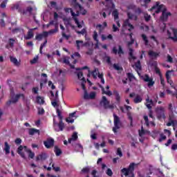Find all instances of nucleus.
<instances>
[{"instance_id": "obj_27", "label": "nucleus", "mask_w": 177, "mask_h": 177, "mask_svg": "<svg viewBox=\"0 0 177 177\" xmlns=\"http://www.w3.org/2000/svg\"><path fill=\"white\" fill-rule=\"evenodd\" d=\"M78 139V136L77 134V132L73 133L72 135V137L68 139L69 143H71V140H77Z\"/></svg>"}, {"instance_id": "obj_7", "label": "nucleus", "mask_w": 177, "mask_h": 177, "mask_svg": "<svg viewBox=\"0 0 177 177\" xmlns=\"http://www.w3.org/2000/svg\"><path fill=\"white\" fill-rule=\"evenodd\" d=\"M100 106H103L104 109H114V105L110 104V101L107 100L105 96L102 97V100L100 102Z\"/></svg>"}, {"instance_id": "obj_55", "label": "nucleus", "mask_w": 177, "mask_h": 177, "mask_svg": "<svg viewBox=\"0 0 177 177\" xmlns=\"http://www.w3.org/2000/svg\"><path fill=\"white\" fill-rule=\"evenodd\" d=\"M66 122H69L71 124H73L74 122V119H72L71 117H68L66 119Z\"/></svg>"}, {"instance_id": "obj_28", "label": "nucleus", "mask_w": 177, "mask_h": 177, "mask_svg": "<svg viewBox=\"0 0 177 177\" xmlns=\"http://www.w3.org/2000/svg\"><path fill=\"white\" fill-rule=\"evenodd\" d=\"M127 16H128L129 19H130V20H137L138 19V17H136V15H135L131 12H128Z\"/></svg>"}, {"instance_id": "obj_18", "label": "nucleus", "mask_w": 177, "mask_h": 177, "mask_svg": "<svg viewBox=\"0 0 177 177\" xmlns=\"http://www.w3.org/2000/svg\"><path fill=\"white\" fill-rule=\"evenodd\" d=\"M148 55H149V56H150V57H152L153 59H157V57H158V56H160V53L150 50V51H149Z\"/></svg>"}, {"instance_id": "obj_56", "label": "nucleus", "mask_w": 177, "mask_h": 177, "mask_svg": "<svg viewBox=\"0 0 177 177\" xmlns=\"http://www.w3.org/2000/svg\"><path fill=\"white\" fill-rule=\"evenodd\" d=\"M167 62L169 63H172V62H174V59L169 55H167Z\"/></svg>"}, {"instance_id": "obj_31", "label": "nucleus", "mask_w": 177, "mask_h": 177, "mask_svg": "<svg viewBox=\"0 0 177 177\" xmlns=\"http://www.w3.org/2000/svg\"><path fill=\"white\" fill-rule=\"evenodd\" d=\"M142 100H143L142 97H140L139 95H137L134 99V103H141Z\"/></svg>"}, {"instance_id": "obj_10", "label": "nucleus", "mask_w": 177, "mask_h": 177, "mask_svg": "<svg viewBox=\"0 0 177 177\" xmlns=\"http://www.w3.org/2000/svg\"><path fill=\"white\" fill-rule=\"evenodd\" d=\"M71 3L74 6V8H79V10H80V13L82 15H86V10H83L82 6L80 5L77 2V0H71Z\"/></svg>"}, {"instance_id": "obj_1", "label": "nucleus", "mask_w": 177, "mask_h": 177, "mask_svg": "<svg viewBox=\"0 0 177 177\" xmlns=\"http://www.w3.org/2000/svg\"><path fill=\"white\" fill-rule=\"evenodd\" d=\"M151 10H154L156 13H160V12H162L160 19L162 21H167V20H168V17L171 16V12H167L165 6L162 4L160 5L159 2H156V5L151 8Z\"/></svg>"}, {"instance_id": "obj_37", "label": "nucleus", "mask_w": 177, "mask_h": 177, "mask_svg": "<svg viewBox=\"0 0 177 177\" xmlns=\"http://www.w3.org/2000/svg\"><path fill=\"white\" fill-rule=\"evenodd\" d=\"M89 171H91V168H89V167H84L82 169V172L83 174H88L89 172Z\"/></svg>"}, {"instance_id": "obj_19", "label": "nucleus", "mask_w": 177, "mask_h": 177, "mask_svg": "<svg viewBox=\"0 0 177 177\" xmlns=\"http://www.w3.org/2000/svg\"><path fill=\"white\" fill-rule=\"evenodd\" d=\"M133 67L135 68L136 71H137L138 74H139V71L142 70V66L140 65V61H138L135 65H133Z\"/></svg>"}, {"instance_id": "obj_2", "label": "nucleus", "mask_w": 177, "mask_h": 177, "mask_svg": "<svg viewBox=\"0 0 177 177\" xmlns=\"http://www.w3.org/2000/svg\"><path fill=\"white\" fill-rule=\"evenodd\" d=\"M65 12L71 14V16L73 17V20L75 21V24H77L78 28H82L84 27V21H80L78 20V18L77 17L80 16V12H77V14L73 12V9L71 8H65Z\"/></svg>"}, {"instance_id": "obj_38", "label": "nucleus", "mask_w": 177, "mask_h": 177, "mask_svg": "<svg viewBox=\"0 0 177 177\" xmlns=\"http://www.w3.org/2000/svg\"><path fill=\"white\" fill-rule=\"evenodd\" d=\"M37 101L39 104H44V103H45V101H44V99L41 97H37Z\"/></svg>"}, {"instance_id": "obj_51", "label": "nucleus", "mask_w": 177, "mask_h": 177, "mask_svg": "<svg viewBox=\"0 0 177 177\" xmlns=\"http://www.w3.org/2000/svg\"><path fill=\"white\" fill-rule=\"evenodd\" d=\"M45 110L43 109V108H39L38 109V114L40 115H42V114H44Z\"/></svg>"}, {"instance_id": "obj_61", "label": "nucleus", "mask_w": 177, "mask_h": 177, "mask_svg": "<svg viewBox=\"0 0 177 177\" xmlns=\"http://www.w3.org/2000/svg\"><path fill=\"white\" fill-rule=\"evenodd\" d=\"M151 17L150 15H149V14L145 15V19L146 21H149L150 20Z\"/></svg>"}, {"instance_id": "obj_14", "label": "nucleus", "mask_w": 177, "mask_h": 177, "mask_svg": "<svg viewBox=\"0 0 177 177\" xmlns=\"http://www.w3.org/2000/svg\"><path fill=\"white\" fill-rule=\"evenodd\" d=\"M145 100L147 102L145 103V106L149 109V110H151V107L153 104V100L150 99V97L147 95Z\"/></svg>"}, {"instance_id": "obj_49", "label": "nucleus", "mask_w": 177, "mask_h": 177, "mask_svg": "<svg viewBox=\"0 0 177 177\" xmlns=\"http://www.w3.org/2000/svg\"><path fill=\"white\" fill-rule=\"evenodd\" d=\"M77 34H82V35H84V34H86V29L83 28L81 31H77Z\"/></svg>"}, {"instance_id": "obj_11", "label": "nucleus", "mask_w": 177, "mask_h": 177, "mask_svg": "<svg viewBox=\"0 0 177 177\" xmlns=\"http://www.w3.org/2000/svg\"><path fill=\"white\" fill-rule=\"evenodd\" d=\"M171 32H172V34H171V32H169V30L167 31L169 38H170V39H172V41H174V42H177V30H176V29L172 28Z\"/></svg>"}, {"instance_id": "obj_6", "label": "nucleus", "mask_w": 177, "mask_h": 177, "mask_svg": "<svg viewBox=\"0 0 177 177\" xmlns=\"http://www.w3.org/2000/svg\"><path fill=\"white\" fill-rule=\"evenodd\" d=\"M113 122L114 127L113 128V131L116 133L117 129H120V126L121 125V121L120 120V117H118L115 113H113Z\"/></svg>"}, {"instance_id": "obj_52", "label": "nucleus", "mask_w": 177, "mask_h": 177, "mask_svg": "<svg viewBox=\"0 0 177 177\" xmlns=\"http://www.w3.org/2000/svg\"><path fill=\"white\" fill-rule=\"evenodd\" d=\"M106 175H108V176H113V171H111V169H108L106 170Z\"/></svg>"}, {"instance_id": "obj_36", "label": "nucleus", "mask_w": 177, "mask_h": 177, "mask_svg": "<svg viewBox=\"0 0 177 177\" xmlns=\"http://www.w3.org/2000/svg\"><path fill=\"white\" fill-rule=\"evenodd\" d=\"M127 77L129 78V81H133V80H135V76L131 73H127Z\"/></svg>"}, {"instance_id": "obj_64", "label": "nucleus", "mask_w": 177, "mask_h": 177, "mask_svg": "<svg viewBox=\"0 0 177 177\" xmlns=\"http://www.w3.org/2000/svg\"><path fill=\"white\" fill-rule=\"evenodd\" d=\"M15 142L16 145H21V139L17 138Z\"/></svg>"}, {"instance_id": "obj_50", "label": "nucleus", "mask_w": 177, "mask_h": 177, "mask_svg": "<svg viewBox=\"0 0 177 177\" xmlns=\"http://www.w3.org/2000/svg\"><path fill=\"white\" fill-rule=\"evenodd\" d=\"M117 156H119L120 157H122V151H121V148H118Z\"/></svg>"}, {"instance_id": "obj_4", "label": "nucleus", "mask_w": 177, "mask_h": 177, "mask_svg": "<svg viewBox=\"0 0 177 177\" xmlns=\"http://www.w3.org/2000/svg\"><path fill=\"white\" fill-rule=\"evenodd\" d=\"M51 104L53 106V107H55V109H56V112L59 120H62V118H63V115H62V111H63L62 106H60L59 102H57L56 100L53 101Z\"/></svg>"}, {"instance_id": "obj_46", "label": "nucleus", "mask_w": 177, "mask_h": 177, "mask_svg": "<svg viewBox=\"0 0 177 177\" xmlns=\"http://www.w3.org/2000/svg\"><path fill=\"white\" fill-rule=\"evenodd\" d=\"M74 57H81V55H80L78 52H76L71 55L72 59H74Z\"/></svg>"}, {"instance_id": "obj_40", "label": "nucleus", "mask_w": 177, "mask_h": 177, "mask_svg": "<svg viewBox=\"0 0 177 177\" xmlns=\"http://www.w3.org/2000/svg\"><path fill=\"white\" fill-rule=\"evenodd\" d=\"M167 139V136L163 133L160 134V138H159V142H162V140H165Z\"/></svg>"}, {"instance_id": "obj_58", "label": "nucleus", "mask_w": 177, "mask_h": 177, "mask_svg": "<svg viewBox=\"0 0 177 177\" xmlns=\"http://www.w3.org/2000/svg\"><path fill=\"white\" fill-rule=\"evenodd\" d=\"M52 167L54 171H55V172H59V171H60V167H55V164H53Z\"/></svg>"}, {"instance_id": "obj_21", "label": "nucleus", "mask_w": 177, "mask_h": 177, "mask_svg": "<svg viewBox=\"0 0 177 177\" xmlns=\"http://www.w3.org/2000/svg\"><path fill=\"white\" fill-rule=\"evenodd\" d=\"M24 149V147L20 145L19 148L17 149V153L18 154H20V156L22 157V158H25L24 153H23V149Z\"/></svg>"}, {"instance_id": "obj_42", "label": "nucleus", "mask_w": 177, "mask_h": 177, "mask_svg": "<svg viewBox=\"0 0 177 177\" xmlns=\"http://www.w3.org/2000/svg\"><path fill=\"white\" fill-rule=\"evenodd\" d=\"M96 97V93L95 91L90 93L89 99H95Z\"/></svg>"}, {"instance_id": "obj_63", "label": "nucleus", "mask_w": 177, "mask_h": 177, "mask_svg": "<svg viewBox=\"0 0 177 177\" xmlns=\"http://www.w3.org/2000/svg\"><path fill=\"white\" fill-rule=\"evenodd\" d=\"M41 35H43V38H46V37H48V35H49V32L44 31L41 33Z\"/></svg>"}, {"instance_id": "obj_9", "label": "nucleus", "mask_w": 177, "mask_h": 177, "mask_svg": "<svg viewBox=\"0 0 177 177\" xmlns=\"http://www.w3.org/2000/svg\"><path fill=\"white\" fill-rule=\"evenodd\" d=\"M142 79L145 82H148L149 88H151L154 85L155 82L153 81V78L148 76V75H144L142 76Z\"/></svg>"}, {"instance_id": "obj_5", "label": "nucleus", "mask_w": 177, "mask_h": 177, "mask_svg": "<svg viewBox=\"0 0 177 177\" xmlns=\"http://www.w3.org/2000/svg\"><path fill=\"white\" fill-rule=\"evenodd\" d=\"M156 113L158 120H161V118H165V108L162 106H157L156 108Z\"/></svg>"}, {"instance_id": "obj_60", "label": "nucleus", "mask_w": 177, "mask_h": 177, "mask_svg": "<svg viewBox=\"0 0 177 177\" xmlns=\"http://www.w3.org/2000/svg\"><path fill=\"white\" fill-rule=\"evenodd\" d=\"M118 27H117V26H115V24L113 25V32H117V31H118Z\"/></svg>"}, {"instance_id": "obj_12", "label": "nucleus", "mask_w": 177, "mask_h": 177, "mask_svg": "<svg viewBox=\"0 0 177 177\" xmlns=\"http://www.w3.org/2000/svg\"><path fill=\"white\" fill-rule=\"evenodd\" d=\"M44 145L46 149H50V147H53V145H55V140L48 138L46 141L44 142Z\"/></svg>"}, {"instance_id": "obj_35", "label": "nucleus", "mask_w": 177, "mask_h": 177, "mask_svg": "<svg viewBox=\"0 0 177 177\" xmlns=\"http://www.w3.org/2000/svg\"><path fill=\"white\" fill-rule=\"evenodd\" d=\"M142 38L143 41H145V44L149 45V40L147 39V36H146V35H145V34H142Z\"/></svg>"}, {"instance_id": "obj_17", "label": "nucleus", "mask_w": 177, "mask_h": 177, "mask_svg": "<svg viewBox=\"0 0 177 177\" xmlns=\"http://www.w3.org/2000/svg\"><path fill=\"white\" fill-rule=\"evenodd\" d=\"M47 158L48 156L46 155V153H42L41 154H39L36 157V161H45Z\"/></svg>"}, {"instance_id": "obj_39", "label": "nucleus", "mask_w": 177, "mask_h": 177, "mask_svg": "<svg viewBox=\"0 0 177 177\" xmlns=\"http://www.w3.org/2000/svg\"><path fill=\"white\" fill-rule=\"evenodd\" d=\"M44 38V36L42 35V33L41 34H39V35H37L36 37H35V39L37 40V41H42V39Z\"/></svg>"}, {"instance_id": "obj_33", "label": "nucleus", "mask_w": 177, "mask_h": 177, "mask_svg": "<svg viewBox=\"0 0 177 177\" xmlns=\"http://www.w3.org/2000/svg\"><path fill=\"white\" fill-rule=\"evenodd\" d=\"M54 151L57 156H60V154H62V150H60V149H59V147H57V146L55 147Z\"/></svg>"}, {"instance_id": "obj_8", "label": "nucleus", "mask_w": 177, "mask_h": 177, "mask_svg": "<svg viewBox=\"0 0 177 177\" xmlns=\"http://www.w3.org/2000/svg\"><path fill=\"white\" fill-rule=\"evenodd\" d=\"M59 120L60 121L58 124L54 120V129L57 132H59V131H63V129L64 128V123H63V118Z\"/></svg>"}, {"instance_id": "obj_29", "label": "nucleus", "mask_w": 177, "mask_h": 177, "mask_svg": "<svg viewBox=\"0 0 177 177\" xmlns=\"http://www.w3.org/2000/svg\"><path fill=\"white\" fill-rule=\"evenodd\" d=\"M35 133L39 134V130L36 129H30L29 130V135H35Z\"/></svg>"}, {"instance_id": "obj_48", "label": "nucleus", "mask_w": 177, "mask_h": 177, "mask_svg": "<svg viewBox=\"0 0 177 177\" xmlns=\"http://www.w3.org/2000/svg\"><path fill=\"white\" fill-rule=\"evenodd\" d=\"M103 93H105V95H107L108 96H111L113 93L110 91H104V88H102Z\"/></svg>"}, {"instance_id": "obj_62", "label": "nucleus", "mask_w": 177, "mask_h": 177, "mask_svg": "<svg viewBox=\"0 0 177 177\" xmlns=\"http://www.w3.org/2000/svg\"><path fill=\"white\" fill-rule=\"evenodd\" d=\"M144 120L145 121V124L147 127H149V117L147 116H144Z\"/></svg>"}, {"instance_id": "obj_57", "label": "nucleus", "mask_w": 177, "mask_h": 177, "mask_svg": "<svg viewBox=\"0 0 177 177\" xmlns=\"http://www.w3.org/2000/svg\"><path fill=\"white\" fill-rule=\"evenodd\" d=\"M84 99L88 100L89 99V94L86 92V90L84 91Z\"/></svg>"}, {"instance_id": "obj_25", "label": "nucleus", "mask_w": 177, "mask_h": 177, "mask_svg": "<svg viewBox=\"0 0 177 177\" xmlns=\"http://www.w3.org/2000/svg\"><path fill=\"white\" fill-rule=\"evenodd\" d=\"M77 75L78 80H80V81L85 82V77H84V73H82V72L77 73Z\"/></svg>"}, {"instance_id": "obj_22", "label": "nucleus", "mask_w": 177, "mask_h": 177, "mask_svg": "<svg viewBox=\"0 0 177 177\" xmlns=\"http://www.w3.org/2000/svg\"><path fill=\"white\" fill-rule=\"evenodd\" d=\"M76 46H77L78 50H80V49H81V48H82V46H85V44H84L83 41L76 40Z\"/></svg>"}, {"instance_id": "obj_16", "label": "nucleus", "mask_w": 177, "mask_h": 177, "mask_svg": "<svg viewBox=\"0 0 177 177\" xmlns=\"http://www.w3.org/2000/svg\"><path fill=\"white\" fill-rule=\"evenodd\" d=\"M10 60L11 62V63H12V64H14V66H16L17 67H19L20 66V60H17L16 57H13V56H10Z\"/></svg>"}, {"instance_id": "obj_23", "label": "nucleus", "mask_w": 177, "mask_h": 177, "mask_svg": "<svg viewBox=\"0 0 177 177\" xmlns=\"http://www.w3.org/2000/svg\"><path fill=\"white\" fill-rule=\"evenodd\" d=\"M24 150H25V151H27V153H29L28 156H29L30 158H34L35 153H34L32 151H31V150L27 149L26 146H24Z\"/></svg>"}, {"instance_id": "obj_34", "label": "nucleus", "mask_w": 177, "mask_h": 177, "mask_svg": "<svg viewBox=\"0 0 177 177\" xmlns=\"http://www.w3.org/2000/svg\"><path fill=\"white\" fill-rule=\"evenodd\" d=\"M112 15L113 16L115 20H118V10H114L112 12Z\"/></svg>"}, {"instance_id": "obj_20", "label": "nucleus", "mask_w": 177, "mask_h": 177, "mask_svg": "<svg viewBox=\"0 0 177 177\" xmlns=\"http://www.w3.org/2000/svg\"><path fill=\"white\" fill-rule=\"evenodd\" d=\"M34 37V32H32V30L29 29L27 35L24 36L25 39H31V38Z\"/></svg>"}, {"instance_id": "obj_41", "label": "nucleus", "mask_w": 177, "mask_h": 177, "mask_svg": "<svg viewBox=\"0 0 177 177\" xmlns=\"http://www.w3.org/2000/svg\"><path fill=\"white\" fill-rule=\"evenodd\" d=\"M139 136L142 137L143 135H145V129H143V127H141V130L138 131Z\"/></svg>"}, {"instance_id": "obj_44", "label": "nucleus", "mask_w": 177, "mask_h": 177, "mask_svg": "<svg viewBox=\"0 0 177 177\" xmlns=\"http://www.w3.org/2000/svg\"><path fill=\"white\" fill-rule=\"evenodd\" d=\"M15 39H9V44L10 46H11V48H13L14 45H15Z\"/></svg>"}, {"instance_id": "obj_47", "label": "nucleus", "mask_w": 177, "mask_h": 177, "mask_svg": "<svg viewBox=\"0 0 177 177\" xmlns=\"http://www.w3.org/2000/svg\"><path fill=\"white\" fill-rule=\"evenodd\" d=\"M118 53L120 55V56H121V55H124V51L122 50V47H121V46H119Z\"/></svg>"}, {"instance_id": "obj_54", "label": "nucleus", "mask_w": 177, "mask_h": 177, "mask_svg": "<svg viewBox=\"0 0 177 177\" xmlns=\"http://www.w3.org/2000/svg\"><path fill=\"white\" fill-rule=\"evenodd\" d=\"M64 63L65 64H70V61H69V58L68 57H64Z\"/></svg>"}, {"instance_id": "obj_45", "label": "nucleus", "mask_w": 177, "mask_h": 177, "mask_svg": "<svg viewBox=\"0 0 177 177\" xmlns=\"http://www.w3.org/2000/svg\"><path fill=\"white\" fill-rule=\"evenodd\" d=\"M93 39L96 41V42H99V39H97V32L95 31L93 35Z\"/></svg>"}, {"instance_id": "obj_43", "label": "nucleus", "mask_w": 177, "mask_h": 177, "mask_svg": "<svg viewBox=\"0 0 177 177\" xmlns=\"http://www.w3.org/2000/svg\"><path fill=\"white\" fill-rule=\"evenodd\" d=\"M38 62V57H35L34 59L30 60V64H35Z\"/></svg>"}, {"instance_id": "obj_26", "label": "nucleus", "mask_w": 177, "mask_h": 177, "mask_svg": "<svg viewBox=\"0 0 177 177\" xmlns=\"http://www.w3.org/2000/svg\"><path fill=\"white\" fill-rule=\"evenodd\" d=\"M113 95L115 97V100L118 102V103H120L121 101V97L120 96V93H118V91H114Z\"/></svg>"}, {"instance_id": "obj_15", "label": "nucleus", "mask_w": 177, "mask_h": 177, "mask_svg": "<svg viewBox=\"0 0 177 177\" xmlns=\"http://www.w3.org/2000/svg\"><path fill=\"white\" fill-rule=\"evenodd\" d=\"M171 73H174V71H167L166 72V75H165L168 84H169L170 85H172V84H174V82L171 80Z\"/></svg>"}, {"instance_id": "obj_3", "label": "nucleus", "mask_w": 177, "mask_h": 177, "mask_svg": "<svg viewBox=\"0 0 177 177\" xmlns=\"http://www.w3.org/2000/svg\"><path fill=\"white\" fill-rule=\"evenodd\" d=\"M22 97L24 99V94H17L15 95V92L12 91L10 93V100L6 102L7 106H10V104L17 103L19 102V99Z\"/></svg>"}, {"instance_id": "obj_24", "label": "nucleus", "mask_w": 177, "mask_h": 177, "mask_svg": "<svg viewBox=\"0 0 177 177\" xmlns=\"http://www.w3.org/2000/svg\"><path fill=\"white\" fill-rule=\"evenodd\" d=\"M4 151L6 154L10 153V146H9V144H8L6 142H5Z\"/></svg>"}, {"instance_id": "obj_32", "label": "nucleus", "mask_w": 177, "mask_h": 177, "mask_svg": "<svg viewBox=\"0 0 177 177\" xmlns=\"http://www.w3.org/2000/svg\"><path fill=\"white\" fill-rule=\"evenodd\" d=\"M99 69L98 68H95V70L92 72V75L93 78L96 79L97 78V75H99Z\"/></svg>"}, {"instance_id": "obj_53", "label": "nucleus", "mask_w": 177, "mask_h": 177, "mask_svg": "<svg viewBox=\"0 0 177 177\" xmlns=\"http://www.w3.org/2000/svg\"><path fill=\"white\" fill-rule=\"evenodd\" d=\"M155 71H156V74H158V75H160V77H161V71L158 68V67H157V66L155 67Z\"/></svg>"}, {"instance_id": "obj_59", "label": "nucleus", "mask_w": 177, "mask_h": 177, "mask_svg": "<svg viewBox=\"0 0 177 177\" xmlns=\"http://www.w3.org/2000/svg\"><path fill=\"white\" fill-rule=\"evenodd\" d=\"M98 78L101 79L102 84H104V79L103 78V74H99Z\"/></svg>"}, {"instance_id": "obj_30", "label": "nucleus", "mask_w": 177, "mask_h": 177, "mask_svg": "<svg viewBox=\"0 0 177 177\" xmlns=\"http://www.w3.org/2000/svg\"><path fill=\"white\" fill-rule=\"evenodd\" d=\"M129 55L130 56V60H135L136 59V57L133 56V49L129 48Z\"/></svg>"}, {"instance_id": "obj_13", "label": "nucleus", "mask_w": 177, "mask_h": 177, "mask_svg": "<svg viewBox=\"0 0 177 177\" xmlns=\"http://www.w3.org/2000/svg\"><path fill=\"white\" fill-rule=\"evenodd\" d=\"M122 27L128 28L129 31H132L135 27H133V25L131 24V22H129V19H126L123 24Z\"/></svg>"}]
</instances>
